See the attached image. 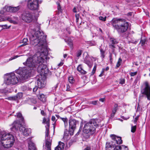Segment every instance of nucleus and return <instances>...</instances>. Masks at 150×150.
Wrapping results in <instances>:
<instances>
[{
    "instance_id": "obj_1",
    "label": "nucleus",
    "mask_w": 150,
    "mask_h": 150,
    "mask_svg": "<svg viewBox=\"0 0 150 150\" xmlns=\"http://www.w3.org/2000/svg\"><path fill=\"white\" fill-rule=\"evenodd\" d=\"M46 38L43 32L40 31H36L30 38L31 43L36 47L38 52L34 55L28 57L23 63L28 67L27 69L24 67L21 68L16 71L17 73L20 75L21 79L24 80L28 79L31 74L34 73L38 63L44 60L43 55L46 56L48 53Z\"/></svg>"
},
{
    "instance_id": "obj_2",
    "label": "nucleus",
    "mask_w": 150,
    "mask_h": 150,
    "mask_svg": "<svg viewBox=\"0 0 150 150\" xmlns=\"http://www.w3.org/2000/svg\"><path fill=\"white\" fill-rule=\"evenodd\" d=\"M15 142L13 135L9 133L2 132L0 133V146H3L4 148L11 147Z\"/></svg>"
},
{
    "instance_id": "obj_3",
    "label": "nucleus",
    "mask_w": 150,
    "mask_h": 150,
    "mask_svg": "<svg viewBox=\"0 0 150 150\" xmlns=\"http://www.w3.org/2000/svg\"><path fill=\"white\" fill-rule=\"evenodd\" d=\"M111 23L113 27L119 32H125L128 27V23L123 19L113 18L111 21Z\"/></svg>"
},
{
    "instance_id": "obj_4",
    "label": "nucleus",
    "mask_w": 150,
    "mask_h": 150,
    "mask_svg": "<svg viewBox=\"0 0 150 150\" xmlns=\"http://www.w3.org/2000/svg\"><path fill=\"white\" fill-rule=\"evenodd\" d=\"M98 126L95 120H91L85 124L83 128V131L90 136L95 132L96 128Z\"/></svg>"
},
{
    "instance_id": "obj_5",
    "label": "nucleus",
    "mask_w": 150,
    "mask_h": 150,
    "mask_svg": "<svg viewBox=\"0 0 150 150\" xmlns=\"http://www.w3.org/2000/svg\"><path fill=\"white\" fill-rule=\"evenodd\" d=\"M20 18L23 21L29 23L34 20L35 17L33 13L31 12L24 10L22 12Z\"/></svg>"
},
{
    "instance_id": "obj_6",
    "label": "nucleus",
    "mask_w": 150,
    "mask_h": 150,
    "mask_svg": "<svg viewBox=\"0 0 150 150\" xmlns=\"http://www.w3.org/2000/svg\"><path fill=\"white\" fill-rule=\"evenodd\" d=\"M7 77L6 78L4 83L7 85H14L17 83L18 81V79L15 74L11 73L5 75Z\"/></svg>"
},
{
    "instance_id": "obj_7",
    "label": "nucleus",
    "mask_w": 150,
    "mask_h": 150,
    "mask_svg": "<svg viewBox=\"0 0 150 150\" xmlns=\"http://www.w3.org/2000/svg\"><path fill=\"white\" fill-rule=\"evenodd\" d=\"M141 93L142 97L145 96L148 100H150V85L148 82H145L143 84Z\"/></svg>"
},
{
    "instance_id": "obj_8",
    "label": "nucleus",
    "mask_w": 150,
    "mask_h": 150,
    "mask_svg": "<svg viewBox=\"0 0 150 150\" xmlns=\"http://www.w3.org/2000/svg\"><path fill=\"white\" fill-rule=\"evenodd\" d=\"M48 120L47 122V127H46L45 132V146L47 149V150H51V146L52 143V138L49 136L50 125Z\"/></svg>"
},
{
    "instance_id": "obj_9",
    "label": "nucleus",
    "mask_w": 150,
    "mask_h": 150,
    "mask_svg": "<svg viewBox=\"0 0 150 150\" xmlns=\"http://www.w3.org/2000/svg\"><path fill=\"white\" fill-rule=\"evenodd\" d=\"M38 2V0H28L27 7L30 10L38 11L39 7Z\"/></svg>"
},
{
    "instance_id": "obj_10",
    "label": "nucleus",
    "mask_w": 150,
    "mask_h": 150,
    "mask_svg": "<svg viewBox=\"0 0 150 150\" xmlns=\"http://www.w3.org/2000/svg\"><path fill=\"white\" fill-rule=\"evenodd\" d=\"M78 123V121L74 119H71L69 120V132L70 136L73 135L74 132L76 128V125Z\"/></svg>"
},
{
    "instance_id": "obj_11",
    "label": "nucleus",
    "mask_w": 150,
    "mask_h": 150,
    "mask_svg": "<svg viewBox=\"0 0 150 150\" xmlns=\"http://www.w3.org/2000/svg\"><path fill=\"white\" fill-rule=\"evenodd\" d=\"M44 60L41 62H38L39 64L37 68V70L38 72L42 74H47L48 72V70L46 65L42 63Z\"/></svg>"
},
{
    "instance_id": "obj_12",
    "label": "nucleus",
    "mask_w": 150,
    "mask_h": 150,
    "mask_svg": "<svg viewBox=\"0 0 150 150\" xmlns=\"http://www.w3.org/2000/svg\"><path fill=\"white\" fill-rule=\"evenodd\" d=\"M12 126V127L11 128V129L12 131H17L18 129L20 130V128L21 126H23L20 122L18 121H14Z\"/></svg>"
},
{
    "instance_id": "obj_13",
    "label": "nucleus",
    "mask_w": 150,
    "mask_h": 150,
    "mask_svg": "<svg viewBox=\"0 0 150 150\" xmlns=\"http://www.w3.org/2000/svg\"><path fill=\"white\" fill-rule=\"evenodd\" d=\"M118 43L116 40L113 38L110 39L109 47L112 50V52H114V48H115V45Z\"/></svg>"
},
{
    "instance_id": "obj_14",
    "label": "nucleus",
    "mask_w": 150,
    "mask_h": 150,
    "mask_svg": "<svg viewBox=\"0 0 150 150\" xmlns=\"http://www.w3.org/2000/svg\"><path fill=\"white\" fill-rule=\"evenodd\" d=\"M20 131L21 132H22L23 135L25 137L29 135L31 133L30 129L25 128L23 126H21L20 128Z\"/></svg>"
},
{
    "instance_id": "obj_15",
    "label": "nucleus",
    "mask_w": 150,
    "mask_h": 150,
    "mask_svg": "<svg viewBox=\"0 0 150 150\" xmlns=\"http://www.w3.org/2000/svg\"><path fill=\"white\" fill-rule=\"evenodd\" d=\"M20 8V7L19 6L15 7L9 6L6 7V10L7 12L14 13L18 11L19 10Z\"/></svg>"
},
{
    "instance_id": "obj_16",
    "label": "nucleus",
    "mask_w": 150,
    "mask_h": 150,
    "mask_svg": "<svg viewBox=\"0 0 150 150\" xmlns=\"http://www.w3.org/2000/svg\"><path fill=\"white\" fill-rule=\"evenodd\" d=\"M37 83L38 87L39 88H42L45 86V81L40 79V78L37 79Z\"/></svg>"
},
{
    "instance_id": "obj_17",
    "label": "nucleus",
    "mask_w": 150,
    "mask_h": 150,
    "mask_svg": "<svg viewBox=\"0 0 150 150\" xmlns=\"http://www.w3.org/2000/svg\"><path fill=\"white\" fill-rule=\"evenodd\" d=\"M23 96V93H18L17 95L12 97L8 98L7 99L10 100H16L17 99L21 98Z\"/></svg>"
},
{
    "instance_id": "obj_18",
    "label": "nucleus",
    "mask_w": 150,
    "mask_h": 150,
    "mask_svg": "<svg viewBox=\"0 0 150 150\" xmlns=\"http://www.w3.org/2000/svg\"><path fill=\"white\" fill-rule=\"evenodd\" d=\"M69 134H70L69 130V131H68L67 129H65L64 131V136L63 137L65 141H66L70 139V137Z\"/></svg>"
},
{
    "instance_id": "obj_19",
    "label": "nucleus",
    "mask_w": 150,
    "mask_h": 150,
    "mask_svg": "<svg viewBox=\"0 0 150 150\" xmlns=\"http://www.w3.org/2000/svg\"><path fill=\"white\" fill-rule=\"evenodd\" d=\"M18 18L14 16H13L12 17L8 18H7V20L9 21L10 23H12L14 24H16V22L18 21Z\"/></svg>"
},
{
    "instance_id": "obj_20",
    "label": "nucleus",
    "mask_w": 150,
    "mask_h": 150,
    "mask_svg": "<svg viewBox=\"0 0 150 150\" xmlns=\"http://www.w3.org/2000/svg\"><path fill=\"white\" fill-rule=\"evenodd\" d=\"M29 150H37L35 144L32 142L30 141L28 142Z\"/></svg>"
},
{
    "instance_id": "obj_21",
    "label": "nucleus",
    "mask_w": 150,
    "mask_h": 150,
    "mask_svg": "<svg viewBox=\"0 0 150 150\" xmlns=\"http://www.w3.org/2000/svg\"><path fill=\"white\" fill-rule=\"evenodd\" d=\"M106 149V150H115V146L110 144V143H107Z\"/></svg>"
},
{
    "instance_id": "obj_22",
    "label": "nucleus",
    "mask_w": 150,
    "mask_h": 150,
    "mask_svg": "<svg viewBox=\"0 0 150 150\" xmlns=\"http://www.w3.org/2000/svg\"><path fill=\"white\" fill-rule=\"evenodd\" d=\"M88 56H86V57L84 59L83 62L84 63L87 64L89 67L91 68L93 65V63L90 61L87 60V58H88Z\"/></svg>"
},
{
    "instance_id": "obj_23",
    "label": "nucleus",
    "mask_w": 150,
    "mask_h": 150,
    "mask_svg": "<svg viewBox=\"0 0 150 150\" xmlns=\"http://www.w3.org/2000/svg\"><path fill=\"white\" fill-rule=\"evenodd\" d=\"M118 109V105L117 104H115L114 106V108L112 110V112L111 114L112 117H114L115 114Z\"/></svg>"
},
{
    "instance_id": "obj_24",
    "label": "nucleus",
    "mask_w": 150,
    "mask_h": 150,
    "mask_svg": "<svg viewBox=\"0 0 150 150\" xmlns=\"http://www.w3.org/2000/svg\"><path fill=\"white\" fill-rule=\"evenodd\" d=\"M77 70L78 71L81 73L82 74H86V72L82 69L80 65L78 66L77 68Z\"/></svg>"
},
{
    "instance_id": "obj_25",
    "label": "nucleus",
    "mask_w": 150,
    "mask_h": 150,
    "mask_svg": "<svg viewBox=\"0 0 150 150\" xmlns=\"http://www.w3.org/2000/svg\"><path fill=\"white\" fill-rule=\"evenodd\" d=\"M116 139L115 142H112V143L114 144L116 143L117 144H120L122 143V141L121 140V138L120 137H117L116 138Z\"/></svg>"
},
{
    "instance_id": "obj_26",
    "label": "nucleus",
    "mask_w": 150,
    "mask_h": 150,
    "mask_svg": "<svg viewBox=\"0 0 150 150\" xmlns=\"http://www.w3.org/2000/svg\"><path fill=\"white\" fill-rule=\"evenodd\" d=\"M38 98L41 101L43 102H45L46 100V98L43 94H40Z\"/></svg>"
},
{
    "instance_id": "obj_27",
    "label": "nucleus",
    "mask_w": 150,
    "mask_h": 150,
    "mask_svg": "<svg viewBox=\"0 0 150 150\" xmlns=\"http://www.w3.org/2000/svg\"><path fill=\"white\" fill-rule=\"evenodd\" d=\"M65 42H67L68 44L70 47L72 48H73V42L72 41L71 39H68L66 38L65 39Z\"/></svg>"
},
{
    "instance_id": "obj_28",
    "label": "nucleus",
    "mask_w": 150,
    "mask_h": 150,
    "mask_svg": "<svg viewBox=\"0 0 150 150\" xmlns=\"http://www.w3.org/2000/svg\"><path fill=\"white\" fill-rule=\"evenodd\" d=\"M28 40L27 38H24L22 42H21V43H23V44L21 45L20 46H23L28 45Z\"/></svg>"
},
{
    "instance_id": "obj_29",
    "label": "nucleus",
    "mask_w": 150,
    "mask_h": 150,
    "mask_svg": "<svg viewBox=\"0 0 150 150\" xmlns=\"http://www.w3.org/2000/svg\"><path fill=\"white\" fill-rule=\"evenodd\" d=\"M61 119L64 122V127L65 128L68 125V119L67 118H61Z\"/></svg>"
},
{
    "instance_id": "obj_30",
    "label": "nucleus",
    "mask_w": 150,
    "mask_h": 150,
    "mask_svg": "<svg viewBox=\"0 0 150 150\" xmlns=\"http://www.w3.org/2000/svg\"><path fill=\"white\" fill-rule=\"evenodd\" d=\"M68 79L69 82L70 83L73 84L74 83L75 80L72 76H69Z\"/></svg>"
},
{
    "instance_id": "obj_31",
    "label": "nucleus",
    "mask_w": 150,
    "mask_h": 150,
    "mask_svg": "<svg viewBox=\"0 0 150 150\" xmlns=\"http://www.w3.org/2000/svg\"><path fill=\"white\" fill-rule=\"evenodd\" d=\"M57 9L58 11V12L61 13H62V10L61 9L60 3L58 2H57Z\"/></svg>"
},
{
    "instance_id": "obj_32",
    "label": "nucleus",
    "mask_w": 150,
    "mask_h": 150,
    "mask_svg": "<svg viewBox=\"0 0 150 150\" xmlns=\"http://www.w3.org/2000/svg\"><path fill=\"white\" fill-rule=\"evenodd\" d=\"M101 57L102 59L104 58L105 55L104 54L105 51L103 50L102 49H100Z\"/></svg>"
},
{
    "instance_id": "obj_33",
    "label": "nucleus",
    "mask_w": 150,
    "mask_h": 150,
    "mask_svg": "<svg viewBox=\"0 0 150 150\" xmlns=\"http://www.w3.org/2000/svg\"><path fill=\"white\" fill-rule=\"evenodd\" d=\"M122 62V59L121 58H120L118 60L116 64V66L117 67H119L121 65Z\"/></svg>"
},
{
    "instance_id": "obj_34",
    "label": "nucleus",
    "mask_w": 150,
    "mask_h": 150,
    "mask_svg": "<svg viewBox=\"0 0 150 150\" xmlns=\"http://www.w3.org/2000/svg\"><path fill=\"white\" fill-rule=\"evenodd\" d=\"M17 114V117L20 118L21 121H23V118L22 117L21 114V113H18Z\"/></svg>"
},
{
    "instance_id": "obj_35",
    "label": "nucleus",
    "mask_w": 150,
    "mask_h": 150,
    "mask_svg": "<svg viewBox=\"0 0 150 150\" xmlns=\"http://www.w3.org/2000/svg\"><path fill=\"white\" fill-rule=\"evenodd\" d=\"M110 137L112 140V142H115V141L116 139V138L117 137V136H116V135L114 134H111L110 135Z\"/></svg>"
},
{
    "instance_id": "obj_36",
    "label": "nucleus",
    "mask_w": 150,
    "mask_h": 150,
    "mask_svg": "<svg viewBox=\"0 0 150 150\" xmlns=\"http://www.w3.org/2000/svg\"><path fill=\"white\" fill-rule=\"evenodd\" d=\"M136 128L137 127L136 125L132 126L131 127V132L133 133L136 130Z\"/></svg>"
},
{
    "instance_id": "obj_37",
    "label": "nucleus",
    "mask_w": 150,
    "mask_h": 150,
    "mask_svg": "<svg viewBox=\"0 0 150 150\" xmlns=\"http://www.w3.org/2000/svg\"><path fill=\"white\" fill-rule=\"evenodd\" d=\"M6 7H7L6 6L4 7L3 9L0 11V14H1V15H4L5 14V11H6Z\"/></svg>"
},
{
    "instance_id": "obj_38",
    "label": "nucleus",
    "mask_w": 150,
    "mask_h": 150,
    "mask_svg": "<svg viewBox=\"0 0 150 150\" xmlns=\"http://www.w3.org/2000/svg\"><path fill=\"white\" fill-rule=\"evenodd\" d=\"M82 53V51L81 50H78L76 54V56L77 57H79L81 54Z\"/></svg>"
},
{
    "instance_id": "obj_39",
    "label": "nucleus",
    "mask_w": 150,
    "mask_h": 150,
    "mask_svg": "<svg viewBox=\"0 0 150 150\" xmlns=\"http://www.w3.org/2000/svg\"><path fill=\"white\" fill-rule=\"evenodd\" d=\"M48 120L49 121L48 122H49V124L50 125V120L49 119H48L47 120L45 118H44L43 119L42 123H44L45 122L46 123L47 125L45 126V127H47V122Z\"/></svg>"
},
{
    "instance_id": "obj_40",
    "label": "nucleus",
    "mask_w": 150,
    "mask_h": 150,
    "mask_svg": "<svg viewBox=\"0 0 150 150\" xmlns=\"http://www.w3.org/2000/svg\"><path fill=\"white\" fill-rule=\"evenodd\" d=\"M98 101L95 100L90 102L89 103V104H93L94 105H96L97 104Z\"/></svg>"
},
{
    "instance_id": "obj_41",
    "label": "nucleus",
    "mask_w": 150,
    "mask_h": 150,
    "mask_svg": "<svg viewBox=\"0 0 150 150\" xmlns=\"http://www.w3.org/2000/svg\"><path fill=\"white\" fill-rule=\"evenodd\" d=\"M106 17L105 16L104 17H103L102 16H100L99 17V19L100 20H101L103 21H106Z\"/></svg>"
},
{
    "instance_id": "obj_42",
    "label": "nucleus",
    "mask_w": 150,
    "mask_h": 150,
    "mask_svg": "<svg viewBox=\"0 0 150 150\" xmlns=\"http://www.w3.org/2000/svg\"><path fill=\"white\" fill-rule=\"evenodd\" d=\"M96 68V64H95L92 72V75H93L95 72Z\"/></svg>"
},
{
    "instance_id": "obj_43",
    "label": "nucleus",
    "mask_w": 150,
    "mask_h": 150,
    "mask_svg": "<svg viewBox=\"0 0 150 150\" xmlns=\"http://www.w3.org/2000/svg\"><path fill=\"white\" fill-rule=\"evenodd\" d=\"M122 146L120 145H117V146H115V150H121V149Z\"/></svg>"
},
{
    "instance_id": "obj_44",
    "label": "nucleus",
    "mask_w": 150,
    "mask_h": 150,
    "mask_svg": "<svg viewBox=\"0 0 150 150\" xmlns=\"http://www.w3.org/2000/svg\"><path fill=\"white\" fill-rule=\"evenodd\" d=\"M125 79L123 78H121L120 79L119 83L121 84H123L125 83Z\"/></svg>"
},
{
    "instance_id": "obj_45",
    "label": "nucleus",
    "mask_w": 150,
    "mask_h": 150,
    "mask_svg": "<svg viewBox=\"0 0 150 150\" xmlns=\"http://www.w3.org/2000/svg\"><path fill=\"white\" fill-rule=\"evenodd\" d=\"M137 74V72L136 71L135 72H130L129 74L131 76H135Z\"/></svg>"
},
{
    "instance_id": "obj_46",
    "label": "nucleus",
    "mask_w": 150,
    "mask_h": 150,
    "mask_svg": "<svg viewBox=\"0 0 150 150\" xmlns=\"http://www.w3.org/2000/svg\"><path fill=\"white\" fill-rule=\"evenodd\" d=\"M10 26H8L6 24L4 25H1V27L3 28L4 29H7L9 28Z\"/></svg>"
},
{
    "instance_id": "obj_47",
    "label": "nucleus",
    "mask_w": 150,
    "mask_h": 150,
    "mask_svg": "<svg viewBox=\"0 0 150 150\" xmlns=\"http://www.w3.org/2000/svg\"><path fill=\"white\" fill-rule=\"evenodd\" d=\"M121 150H128V149L127 147L122 145Z\"/></svg>"
},
{
    "instance_id": "obj_48",
    "label": "nucleus",
    "mask_w": 150,
    "mask_h": 150,
    "mask_svg": "<svg viewBox=\"0 0 150 150\" xmlns=\"http://www.w3.org/2000/svg\"><path fill=\"white\" fill-rule=\"evenodd\" d=\"M23 55H21V56H22ZM20 56H20L18 55H16V56H14L13 57H11V58H10L9 59V60H11L13 59H15L16 58H17L18 57Z\"/></svg>"
},
{
    "instance_id": "obj_49",
    "label": "nucleus",
    "mask_w": 150,
    "mask_h": 150,
    "mask_svg": "<svg viewBox=\"0 0 150 150\" xmlns=\"http://www.w3.org/2000/svg\"><path fill=\"white\" fill-rule=\"evenodd\" d=\"M145 40H141L140 41V44H141L142 46H143L145 44Z\"/></svg>"
},
{
    "instance_id": "obj_50",
    "label": "nucleus",
    "mask_w": 150,
    "mask_h": 150,
    "mask_svg": "<svg viewBox=\"0 0 150 150\" xmlns=\"http://www.w3.org/2000/svg\"><path fill=\"white\" fill-rule=\"evenodd\" d=\"M53 122L57 121V120H56V118L54 116H52L51 118Z\"/></svg>"
},
{
    "instance_id": "obj_51",
    "label": "nucleus",
    "mask_w": 150,
    "mask_h": 150,
    "mask_svg": "<svg viewBox=\"0 0 150 150\" xmlns=\"http://www.w3.org/2000/svg\"><path fill=\"white\" fill-rule=\"evenodd\" d=\"M99 100L100 101L103 102L105 100V98H100L99 99Z\"/></svg>"
},
{
    "instance_id": "obj_52",
    "label": "nucleus",
    "mask_w": 150,
    "mask_h": 150,
    "mask_svg": "<svg viewBox=\"0 0 150 150\" xmlns=\"http://www.w3.org/2000/svg\"><path fill=\"white\" fill-rule=\"evenodd\" d=\"M38 89V87L37 86H35L34 88H33V91L34 92H35Z\"/></svg>"
},
{
    "instance_id": "obj_53",
    "label": "nucleus",
    "mask_w": 150,
    "mask_h": 150,
    "mask_svg": "<svg viewBox=\"0 0 150 150\" xmlns=\"http://www.w3.org/2000/svg\"><path fill=\"white\" fill-rule=\"evenodd\" d=\"M41 113L42 115L43 116H45L46 115V114L43 110H42L41 111Z\"/></svg>"
},
{
    "instance_id": "obj_54",
    "label": "nucleus",
    "mask_w": 150,
    "mask_h": 150,
    "mask_svg": "<svg viewBox=\"0 0 150 150\" xmlns=\"http://www.w3.org/2000/svg\"><path fill=\"white\" fill-rule=\"evenodd\" d=\"M91 148L90 146H87L85 148L84 150H91Z\"/></svg>"
},
{
    "instance_id": "obj_55",
    "label": "nucleus",
    "mask_w": 150,
    "mask_h": 150,
    "mask_svg": "<svg viewBox=\"0 0 150 150\" xmlns=\"http://www.w3.org/2000/svg\"><path fill=\"white\" fill-rule=\"evenodd\" d=\"M138 117H139L138 116H137L135 117L134 120V122L135 123L137 122V120L138 119Z\"/></svg>"
},
{
    "instance_id": "obj_56",
    "label": "nucleus",
    "mask_w": 150,
    "mask_h": 150,
    "mask_svg": "<svg viewBox=\"0 0 150 150\" xmlns=\"http://www.w3.org/2000/svg\"><path fill=\"white\" fill-rule=\"evenodd\" d=\"M56 121L54 122V123H52V125H53V129H54L55 128V125H56Z\"/></svg>"
},
{
    "instance_id": "obj_57",
    "label": "nucleus",
    "mask_w": 150,
    "mask_h": 150,
    "mask_svg": "<svg viewBox=\"0 0 150 150\" xmlns=\"http://www.w3.org/2000/svg\"><path fill=\"white\" fill-rule=\"evenodd\" d=\"M75 16L76 18V19H78L79 17V15L78 14H76Z\"/></svg>"
},
{
    "instance_id": "obj_58",
    "label": "nucleus",
    "mask_w": 150,
    "mask_h": 150,
    "mask_svg": "<svg viewBox=\"0 0 150 150\" xmlns=\"http://www.w3.org/2000/svg\"><path fill=\"white\" fill-rule=\"evenodd\" d=\"M69 88H70L69 86L68 85H67V91H69V90H70Z\"/></svg>"
},
{
    "instance_id": "obj_59",
    "label": "nucleus",
    "mask_w": 150,
    "mask_h": 150,
    "mask_svg": "<svg viewBox=\"0 0 150 150\" xmlns=\"http://www.w3.org/2000/svg\"><path fill=\"white\" fill-rule=\"evenodd\" d=\"M122 118L124 119V120H127V119H128L129 118V117H124V116H122Z\"/></svg>"
},
{
    "instance_id": "obj_60",
    "label": "nucleus",
    "mask_w": 150,
    "mask_h": 150,
    "mask_svg": "<svg viewBox=\"0 0 150 150\" xmlns=\"http://www.w3.org/2000/svg\"><path fill=\"white\" fill-rule=\"evenodd\" d=\"M91 59L93 60L94 61H95L96 60L97 58L96 57H91Z\"/></svg>"
},
{
    "instance_id": "obj_61",
    "label": "nucleus",
    "mask_w": 150,
    "mask_h": 150,
    "mask_svg": "<svg viewBox=\"0 0 150 150\" xmlns=\"http://www.w3.org/2000/svg\"><path fill=\"white\" fill-rule=\"evenodd\" d=\"M73 11L74 12L76 13L77 12L76 11V8L75 7H74L73 9Z\"/></svg>"
},
{
    "instance_id": "obj_62",
    "label": "nucleus",
    "mask_w": 150,
    "mask_h": 150,
    "mask_svg": "<svg viewBox=\"0 0 150 150\" xmlns=\"http://www.w3.org/2000/svg\"><path fill=\"white\" fill-rule=\"evenodd\" d=\"M4 21V19L3 18H1V17H0V22Z\"/></svg>"
},
{
    "instance_id": "obj_63",
    "label": "nucleus",
    "mask_w": 150,
    "mask_h": 150,
    "mask_svg": "<svg viewBox=\"0 0 150 150\" xmlns=\"http://www.w3.org/2000/svg\"><path fill=\"white\" fill-rule=\"evenodd\" d=\"M59 149L60 148H59V147H58L57 146L55 148L54 150H59Z\"/></svg>"
},
{
    "instance_id": "obj_64",
    "label": "nucleus",
    "mask_w": 150,
    "mask_h": 150,
    "mask_svg": "<svg viewBox=\"0 0 150 150\" xmlns=\"http://www.w3.org/2000/svg\"><path fill=\"white\" fill-rule=\"evenodd\" d=\"M59 149L60 148H59V147H58L57 146L55 148L54 150H59Z\"/></svg>"
}]
</instances>
